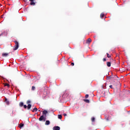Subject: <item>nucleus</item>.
I'll use <instances>...</instances> for the list:
<instances>
[{"instance_id": "cd10ccee", "label": "nucleus", "mask_w": 130, "mask_h": 130, "mask_svg": "<svg viewBox=\"0 0 130 130\" xmlns=\"http://www.w3.org/2000/svg\"><path fill=\"white\" fill-rule=\"evenodd\" d=\"M89 97V95L88 94H86L85 95V99H87Z\"/></svg>"}, {"instance_id": "a211bd4d", "label": "nucleus", "mask_w": 130, "mask_h": 130, "mask_svg": "<svg viewBox=\"0 0 130 130\" xmlns=\"http://www.w3.org/2000/svg\"><path fill=\"white\" fill-rule=\"evenodd\" d=\"M95 120V118L94 117L91 118V122H94Z\"/></svg>"}, {"instance_id": "aec40b11", "label": "nucleus", "mask_w": 130, "mask_h": 130, "mask_svg": "<svg viewBox=\"0 0 130 130\" xmlns=\"http://www.w3.org/2000/svg\"><path fill=\"white\" fill-rule=\"evenodd\" d=\"M5 87L7 86V87H10V84H9L8 83H5Z\"/></svg>"}, {"instance_id": "a878e982", "label": "nucleus", "mask_w": 130, "mask_h": 130, "mask_svg": "<svg viewBox=\"0 0 130 130\" xmlns=\"http://www.w3.org/2000/svg\"><path fill=\"white\" fill-rule=\"evenodd\" d=\"M23 107H24V108L25 109L27 108V107L26 105H24V106H23Z\"/></svg>"}, {"instance_id": "4468645a", "label": "nucleus", "mask_w": 130, "mask_h": 130, "mask_svg": "<svg viewBox=\"0 0 130 130\" xmlns=\"http://www.w3.org/2000/svg\"><path fill=\"white\" fill-rule=\"evenodd\" d=\"M32 107V105H31L30 104H28L27 106V110H29V109H30L31 107Z\"/></svg>"}, {"instance_id": "c85d7f7f", "label": "nucleus", "mask_w": 130, "mask_h": 130, "mask_svg": "<svg viewBox=\"0 0 130 130\" xmlns=\"http://www.w3.org/2000/svg\"><path fill=\"white\" fill-rule=\"evenodd\" d=\"M71 66H72V67H73L74 66H75V63H74V62H72V63H71Z\"/></svg>"}, {"instance_id": "9b49d317", "label": "nucleus", "mask_w": 130, "mask_h": 130, "mask_svg": "<svg viewBox=\"0 0 130 130\" xmlns=\"http://www.w3.org/2000/svg\"><path fill=\"white\" fill-rule=\"evenodd\" d=\"M19 128H22L24 126V124L22 123H20V124H19Z\"/></svg>"}, {"instance_id": "0eeeda50", "label": "nucleus", "mask_w": 130, "mask_h": 130, "mask_svg": "<svg viewBox=\"0 0 130 130\" xmlns=\"http://www.w3.org/2000/svg\"><path fill=\"white\" fill-rule=\"evenodd\" d=\"M5 102L6 103L7 106L10 105V102L8 101V99L7 98H5Z\"/></svg>"}, {"instance_id": "c756f323", "label": "nucleus", "mask_w": 130, "mask_h": 130, "mask_svg": "<svg viewBox=\"0 0 130 130\" xmlns=\"http://www.w3.org/2000/svg\"><path fill=\"white\" fill-rule=\"evenodd\" d=\"M106 61V59L105 58H103V61Z\"/></svg>"}, {"instance_id": "f03ea898", "label": "nucleus", "mask_w": 130, "mask_h": 130, "mask_svg": "<svg viewBox=\"0 0 130 130\" xmlns=\"http://www.w3.org/2000/svg\"><path fill=\"white\" fill-rule=\"evenodd\" d=\"M49 94V90L47 89H45L43 93V96L46 97Z\"/></svg>"}, {"instance_id": "dca6fc26", "label": "nucleus", "mask_w": 130, "mask_h": 130, "mask_svg": "<svg viewBox=\"0 0 130 130\" xmlns=\"http://www.w3.org/2000/svg\"><path fill=\"white\" fill-rule=\"evenodd\" d=\"M32 112H38V108H34L33 110L32 111Z\"/></svg>"}, {"instance_id": "39448f33", "label": "nucleus", "mask_w": 130, "mask_h": 130, "mask_svg": "<svg viewBox=\"0 0 130 130\" xmlns=\"http://www.w3.org/2000/svg\"><path fill=\"white\" fill-rule=\"evenodd\" d=\"M29 2H30V5L35 6V3L34 2V0H29Z\"/></svg>"}, {"instance_id": "412c9836", "label": "nucleus", "mask_w": 130, "mask_h": 130, "mask_svg": "<svg viewBox=\"0 0 130 130\" xmlns=\"http://www.w3.org/2000/svg\"><path fill=\"white\" fill-rule=\"evenodd\" d=\"M107 57H108V58L111 57V56L110 54H109L108 53H107Z\"/></svg>"}, {"instance_id": "393cba45", "label": "nucleus", "mask_w": 130, "mask_h": 130, "mask_svg": "<svg viewBox=\"0 0 130 130\" xmlns=\"http://www.w3.org/2000/svg\"><path fill=\"white\" fill-rule=\"evenodd\" d=\"M35 90V86L31 87V90Z\"/></svg>"}, {"instance_id": "7c9ffc66", "label": "nucleus", "mask_w": 130, "mask_h": 130, "mask_svg": "<svg viewBox=\"0 0 130 130\" xmlns=\"http://www.w3.org/2000/svg\"><path fill=\"white\" fill-rule=\"evenodd\" d=\"M63 116H64V117L67 116V114L66 113H64L63 114Z\"/></svg>"}, {"instance_id": "f8f14e48", "label": "nucleus", "mask_w": 130, "mask_h": 130, "mask_svg": "<svg viewBox=\"0 0 130 130\" xmlns=\"http://www.w3.org/2000/svg\"><path fill=\"white\" fill-rule=\"evenodd\" d=\"M24 105V103L22 102L19 103V107H23Z\"/></svg>"}, {"instance_id": "2f4dec72", "label": "nucleus", "mask_w": 130, "mask_h": 130, "mask_svg": "<svg viewBox=\"0 0 130 130\" xmlns=\"http://www.w3.org/2000/svg\"><path fill=\"white\" fill-rule=\"evenodd\" d=\"M2 6V5H1V4H0V7H1Z\"/></svg>"}, {"instance_id": "6ab92c4d", "label": "nucleus", "mask_w": 130, "mask_h": 130, "mask_svg": "<svg viewBox=\"0 0 130 130\" xmlns=\"http://www.w3.org/2000/svg\"><path fill=\"white\" fill-rule=\"evenodd\" d=\"M84 102H85L86 103H89V100H84Z\"/></svg>"}, {"instance_id": "bb28decb", "label": "nucleus", "mask_w": 130, "mask_h": 130, "mask_svg": "<svg viewBox=\"0 0 130 130\" xmlns=\"http://www.w3.org/2000/svg\"><path fill=\"white\" fill-rule=\"evenodd\" d=\"M109 88H110L111 89H113V87L112 86V85H109Z\"/></svg>"}, {"instance_id": "20e7f679", "label": "nucleus", "mask_w": 130, "mask_h": 130, "mask_svg": "<svg viewBox=\"0 0 130 130\" xmlns=\"http://www.w3.org/2000/svg\"><path fill=\"white\" fill-rule=\"evenodd\" d=\"M53 130H60V127L58 126H55L53 127Z\"/></svg>"}, {"instance_id": "1a4fd4ad", "label": "nucleus", "mask_w": 130, "mask_h": 130, "mask_svg": "<svg viewBox=\"0 0 130 130\" xmlns=\"http://www.w3.org/2000/svg\"><path fill=\"white\" fill-rule=\"evenodd\" d=\"M50 121H49V120L46 121V122H45L46 125H50Z\"/></svg>"}, {"instance_id": "2eb2a0df", "label": "nucleus", "mask_w": 130, "mask_h": 130, "mask_svg": "<svg viewBox=\"0 0 130 130\" xmlns=\"http://www.w3.org/2000/svg\"><path fill=\"white\" fill-rule=\"evenodd\" d=\"M48 113V112L46 111V110H44L43 111V113H42V114H43V115H46Z\"/></svg>"}, {"instance_id": "9d476101", "label": "nucleus", "mask_w": 130, "mask_h": 130, "mask_svg": "<svg viewBox=\"0 0 130 130\" xmlns=\"http://www.w3.org/2000/svg\"><path fill=\"white\" fill-rule=\"evenodd\" d=\"M118 78V77L117 76L113 75L112 79L114 80H117Z\"/></svg>"}, {"instance_id": "423d86ee", "label": "nucleus", "mask_w": 130, "mask_h": 130, "mask_svg": "<svg viewBox=\"0 0 130 130\" xmlns=\"http://www.w3.org/2000/svg\"><path fill=\"white\" fill-rule=\"evenodd\" d=\"M2 55L3 57H7L9 55V53H2Z\"/></svg>"}, {"instance_id": "6e6552de", "label": "nucleus", "mask_w": 130, "mask_h": 130, "mask_svg": "<svg viewBox=\"0 0 130 130\" xmlns=\"http://www.w3.org/2000/svg\"><path fill=\"white\" fill-rule=\"evenodd\" d=\"M92 42V40L90 38H89L86 40V44H90Z\"/></svg>"}, {"instance_id": "f257e3e1", "label": "nucleus", "mask_w": 130, "mask_h": 130, "mask_svg": "<svg viewBox=\"0 0 130 130\" xmlns=\"http://www.w3.org/2000/svg\"><path fill=\"white\" fill-rule=\"evenodd\" d=\"M14 43H15V45H14L13 50L15 51L18 49L19 48V43L18 42H17V41H14Z\"/></svg>"}, {"instance_id": "5701e85b", "label": "nucleus", "mask_w": 130, "mask_h": 130, "mask_svg": "<svg viewBox=\"0 0 130 130\" xmlns=\"http://www.w3.org/2000/svg\"><path fill=\"white\" fill-rule=\"evenodd\" d=\"M62 118V116L61 115H58V118H59V119H61Z\"/></svg>"}, {"instance_id": "4be33fe9", "label": "nucleus", "mask_w": 130, "mask_h": 130, "mask_svg": "<svg viewBox=\"0 0 130 130\" xmlns=\"http://www.w3.org/2000/svg\"><path fill=\"white\" fill-rule=\"evenodd\" d=\"M30 103H31V101H30L28 100L27 101H26V104H29Z\"/></svg>"}, {"instance_id": "ddd939ff", "label": "nucleus", "mask_w": 130, "mask_h": 130, "mask_svg": "<svg viewBox=\"0 0 130 130\" xmlns=\"http://www.w3.org/2000/svg\"><path fill=\"white\" fill-rule=\"evenodd\" d=\"M107 67H111V62H107Z\"/></svg>"}, {"instance_id": "f3484780", "label": "nucleus", "mask_w": 130, "mask_h": 130, "mask_svg": "<svg viewBox=\"0 0 130 130\" xmlns=\"http://www.w3.org/2000/svg\"><path fill=\"white\" fill-rule=\"evenodd\" d=\"M104 16H105V15L103 13L101 14L100 15L101 18L103 19V18H104Z\"/></svg>"}, {"instance_id": "7ed1b4c3", "label": "nucleus", "mask_w": 130, "mask_h": 130, "mask_svg": "<svg viewBox=\"0 0 130 130\" xmlns=\"http://www.w3.org/2000/svg\"><path fill=\"white\" fill-rule=\"evenodd\" d=\"M39 120H40V121H42L43 120H44V121H45V117L43 115L41 116L40 119H39Z\"/></svg>"}, {"instance_id": "b1692460", "label": "nucleus", "mask_w": 130, "mask_h": 130, "mask_svg": "<svg viewBox=\"0 0 130 130\" xmlns=\"http://www.w3.org/2000/svg\"><path fill=\"white\" fill-rule=\"evenodd\" d=\"M113 77V75L109 76V77H108V78H109V79H112Z\"/></svg>"}]
</instances>
